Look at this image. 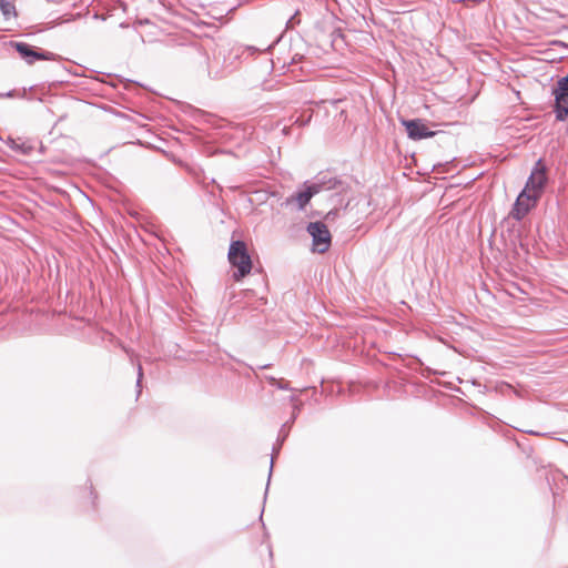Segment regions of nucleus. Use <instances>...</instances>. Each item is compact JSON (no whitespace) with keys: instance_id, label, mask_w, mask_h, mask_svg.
Returning a JSON list of instances; mask_svg holds the SVG:
<instances>
[{"instance_id":"10","label":"nucleus","mask_w":568,"mask_h":568,"mask_svg":"<svg viewBox=\"0 0 568 568\" xmlns=\"http://www.w3.org/2000/svg\"><path fill=\"white\" fill-rule=\"evenodd\" d=\"M312 184L313 186H321V192L329 190H337L338 192H343L345 190L344 182L342 180L335 176H328L327 174L317 176Z\"/></svg>"},{"instance_id":"9","label":"nucleus","mask_w":568,"mask_h":568,"mask_svg":"<svg viewBox=\"0 0 568 568\" xmlns=\"http://www.w3.org/2000/svg\"><path fill=\"white\" fill-rule=\"evenodd\" d=\"M321 192V186H313V184H305V189L303 191H298L291 196H288L285 201V204L295 205L297 210L302 211L308 204L311 199Z\"/></svg>"},{"instance_id":"13","label":"nucleus","mask_w":568,"mask_h":568,"mask_svg":"<svg viewBox=\"0 0 568 568\" xmlns=\"http://www.w3.org/2000/svg\"><path fill=\"white\" fill-rule=\"evenodd\" d=\"M143 378V369L141 364H138V378H136V388H138V396L141 394V383Z\"/></svg>"},{"instance_id":"15","label":"nucleus","mask_w":568,"mask_h":568,"mask_svg":"<svg viewBox=\"0 0 568 568\" xmlns=\"http://www.w3.org/2000/svg\"><path fill=\"white\" fill-rule=\"evenodd\" d=\"M6 143L11 150L14 151H17L20 148V144H18L12 138H9Z\"/></svg>"},{"instance_id":"4","label":"nucleus","mask_w":568,"mask_h":568,"mask_svg":"<svg viewBox=\"0 0 568 568\" xmlns=\"http://www.w3.org/2000/svg\"><path fill=\"white\" fill-rule=\"evenodd\" d=\"M312 236L313 250L321 254L328 251L331 246V233L323 222H311L306 227Z\"/></svg>"},{"instance_id":"14","label":"nucleus","mask_w":568,"mask_h":568,"mask_svg":"<svg viewBox=\"0 0 568 568\" xmlns=\"http://www.w3.org/2000/svg\"><path fill=\"white\" fill-rule=\"evenodd\" d=\"M271 382H272L273 385H275L280 389H285V390L290 389L288 383H286V382L277 381L274 377L271 378Z\"/></svg>"},{"instance_id":"8","label":"nucleus","mask_w":568,"mask_h":568,"mask_svg":"<svg viewBox=\"0 0 568 568\" xmlns=\"http://www.w3.org/2000/svg\"><path fill=\"white\" fill-rule=\"evenodd\" d=\"M402 124L405 126L407 135L412 140L418 141L435 135V132L430 131L420 119L402 120Z\"/></svg>"},{"instance_id":"12","label":"nucleus","mask_w":568,"mask_h":568,"mask_svg":"<svg viewBox=\"0 0 568 568\" xmlns=\"http://www.w3.org/2000/svg\"><path fill=\"white\" fill-rule=\"evenodd\" d=\"M0 10L7 19L10 18L11 16H16L14 6L8 0H0Z\"/></svg>"},{"instance_id":"2","label":"nucleus","mask_w":568,"mask_h":568,"mask_svg":"<svg viewBox=\"0 0 568 568\" xmlns=\"http://www.w3.org/2000/svg\"><path fill=\"white\" fill-rule=\"evenodd\" d=\"M275 44L277 45V60L274 63L280 64V67L284 68L287 64H296L304 60L305 54L302 52L304 42L301 38L293 40L288 45L283 38H280Z\"/></svg>"},{"instance_id":"17","label":"nucleus","mask_w":568,"mask_h":568,"mask_svg":"<svg viewBox=\"0 0 568 568\" xmlns=\"http://www.w3.org/2000/svg\"><path fill=\"white\" fill-rule=\"evenodd\" d=\"M30 150H31L30 146H26L24 144H20V148L17 151L21 152L22 154H29Z\"/></svg>"},{"instance_id":"1","label":"nucleus","mask_w":568,"mask_h":568,"mask_svg":"<svg viewBox=\"0 0 568 568\" xmlns=\"http://www.w3.org/2000/svg\"><path fill=\"white\" fill-rule=\"evenodd\" d=\"M227 258L231 265L236 268L233 273V278L235 281H240L251 273L252 260L247 252L245 242L240 240L233 241L230 244Z\"/></svg>"},{"instance_id":"3","label":"nucleus","mask_w":568,"mask_h":568,"mask_svg":"<svg viewBox=\"0 0 568 568\" xmlns=\"http://www.w3.org/2000/svg\"><path fill=\"white\" fill-rule=\"evenodd\" d=\"M554 105L552 111L557 121H565L568 118V73L557 80L552 87Z\"/></svg>"},{"instance_id":"11","label":"nucleus","mask_w":568,"mask_h":568,"mask_svg":"<svg viewBox=\"0 0 568 568\" xmlns=\"http://www.w3.org/2000/svg\"><path fill=\"white\" fill-rule=\"evenodd\" d=\"M227 71L221 67V57L207 61V75L212 79L223 78Z\"/></svg>"},{"instance_id":"5","label":"nucleus","mask_w":568,"mask_h":568,"mask_svg":"<svg viewBox=\"0 0 568 568\" xmlns=\"http://www.w3.org/2000/svg\"><path fill=\"white\" fill-rule=\"evenodd\" d=\"M546 183H547L546 166L541 160H538L527 180V183H526V186L524 190H527L528 193L536 195V197L539 199Z\"/></svg>"},{"instance_id":"7","label":"nucleus","mask_w":568,"mask_h":568,"mask_svg":"<svg viewBox=\"0 0 568 568\" xmlns=\"http://www.w3.org/2000/svg\"><path fill=\"white\" fill-rule=\"evenodd\" d=\"M537 201L538 197L536 195L528 193L527 190H523L513 206L510 215L517 221L523 220Z\"/></svg>"},{"instance_id":"6","label":"nucleus","mask_w":568,"mask_h":568,"mask_svg":"<svg viewBox=\"0 0 568 568\" xmlns=\"http://www.w3.org/2000/svg\"><path fill=\"white\" fill-rule=\"evenodd\" d=\"M11 44L28 64H32L36 60H55L57 58L53 52L36 50L26 42H12Z\"/></svg>"},{"instance_id":"16","label":"nucleus","mask_w":568,"mask_h":568,"mask_svg":"<svg viewBox=\"0 0 568 568\" xmlns=\"http://www.w3.org/2000/svg\"><path fill=\"white\" fill-rule=\"evenodd\" d=\"M273 454H277L278 453V449H273ZM273 465H274V455H272L271 457V465H270V474H268V480L271 479V476H272V470H273Z\"/></svg>"},{"instance_id":"18","label":"nucleus","mask_w":568,"mask_h":568,"mask_svg":"<svg viewBox=\"0 0 568 568\" xmlns=\"http://www.w3.org/2000/svg\"><path fill=\"white\" fill-rule=\"evenodd\" d=\"M4 97H7V98H11V97H13V91H9V92H7V93H2V94H0V98H4Z\"/></svg>"}]
</instances>
